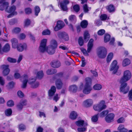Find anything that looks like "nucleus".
<instances>
[{"mask_svg":"<svg viewBox=\"0 0 132 132\" xmlns=\"http://www.w3.org/2000/svg\"><path fill=\"white\" fill-rule=\"evenodd\" d=\"M22 84L21 87L22 88H25L27 86V83H28L31 85V87L35 88L38 87L39 85L38 82H36V78H32L28 80V77L27 75H24L22 78Z\"/></svg>","mask_w":132,"mask_h":132,"instance_id":"obj_1","label":"nucleus"},{"mask_svg":"<svg viewBox=\"0 0 132 132\" xmlns=\"http://www.w3.org/2000/svg\"><path fill=\"white\" fill-rule=\"evenodd\" d=\"M47 40L46 39H44L41 41L40 45L39 47V50L41 52H44L46 50L47 52L49 54H54L56 48H52L48 46L46 47V43Z\"/></svg>","mask_w":132,"mask_h":132,"instance_id":"obj_2","label":"nucleus"},{"mask_svg":"<svg viewBox=\"0 0 132 132\" xmlns=\"http://www.w3.org/2000/svg\"><path fill=\"white\" fill-rule=\"evenodd\" d=\"M86 83L82 90L83 93L85 94H89L92 89L91 86L92 80L89 78H87L85 79Z\"/></svg>","mask_w":132,"mask_h":132,"instance_id":"obj_3","label":"nucleus"},{"mask_svg":"<svg viewBox=\"0 0 132 132\" xmlns=\"http://www.w3.org/2000/svg\"><path fill=\"white\" fill-rule=\"evenodd\" d=\"M93 39H90L89 41L88 45L87 51L84 48H81V51L86 56H88V53H89L90 52L93 46Z\"/></svg>","mask_w":132,"mask_h":132,"instance_id":"obj_4","label":"nucleus"},{"mask_svg":"<svg viewBox=\"0 0 132 132\" xmlns=\"http://www.w3.org/2000/svg\"><path fill=\"white\" fill-rule=\"evenodd\" d=\"M131 73L129 71L126 70L123 73V76L119 80V82L122 83L127 81L131 78Z\"/></svg>","mask_w":132,"mask_h":132,"instance_id":"obj_5","label":"nucleus"},{"mask_svg":"<svg viewBox=\"0 0 132 132\" xmlns=\"http://www.w3.org/2000/svg\"><path fill=\"white\" fill-rule=\"evenodd\" d=\"M107 51L104 47H100L97 49V54L98 57L101 58H105L106 55Z\"/></svg>","mask_w":132,"mask_h":132,"instance_id":"obj_6","label":"nucleus"},{"mask_svg":"<svg viewBox=\"0 0 132 132\" xmlns=\"http://www.w3.org/2000/svg\"><path fill=\"white\" fill-rule=\"evenodd\" d=\"M63 76L62 73L61 72L57 74L55 76V79H57L55 82V84L57 88L58 89L61 88L62 86L63 83L61 80L58 79Z\"/></svg>","mask_w":132,"mask_h":132,"instance_id":"obj_7","label":"nucleus"},{"mask_svg":"<svg viewBox=\"0 0 132 132\" xmlns=\"http://www.w3.org/2000/svg\"><path fill=\"white\" fill-rule=\"evenodd\" d=\"M121 84L120 88V92L123 94L127 93L129 90V87L126 82L120 83Z\"/></svg>","mask_w":132,"mask_h":132,"instance_id":"obj_8","label":"nucleus"},{"mask_svg":"<svg viewBox=\"0 0 132 132\" xmlns=\"http://www.w3.org/2000/svg\"><path fill=\"white\" fill-rule=\"evenodd\" d=\"M5 0H0V10L3 11L5 10L6 11V9L9 7V3Z\"/></svg>","mask_w":132,"mask_h":132,"instance_id":"obj_9","label":"nucleus"},{"mask_svg":"<svg viewBox=\"0 0 132 132\" xmlns=\"http://www.w3.org/2000/svg\"><path fill=\"white\" fill-rule=\"evenodd\" d=\"M69 0H63L60 2V7L63 11H66L68 10L67 5L69 3Z\"/></svg>","mask_w":132,"mask_h":132,"instance_id":"obj_10","label":"nucleus"},{"mask_svg":"<svg viewBox=\"0 0 132 132\" xmlns=\"http://www.w3.org/2000/svg\"><path fill=\"white\" fill-rule=\"evenodd\" d=\"M117 64V61L114 60L111 64L110 70V71H113V74L117 72L118 69V66Z\"/></svg>","mask_w":132,"mask_h":132,"instance_id":"obj_11","label":"nucleus"},{"mask_svg":"<svg viewBox=\"0 0 132 132\" xmlns=\"http://www.w3.org/2000/svg\"><path fill=\"white\" fill-rule=\"evenodd\" d=\"M10 47L8 43L6 44L3 48L2 45L0 43V53H2L3 52H7L10 50Z\"/></svg>","mask_w":132,"mask_h":132,"instance_id":"obj_12","label":"nucleus"},{"mask_svg":"<svg viewBox=\"0 0 132 132\" xmlns=\"http://www.w3.org/2000/svg\"><path fill=\"white\" fill-rule=\"evenodd\" d=\"M17 50L20 52H22L24 50H26L27 48L26 44L24 43L18 44L16 48Z\"/></svg>","mask_w":132,"mask_h":132,"instance_id":"obj_13","label":"nucleus"},{"mask_svg":"<svg viewBox=\"0 0 132 132\" xmlns=\"http://www.w3.org/2000/svg\"><path fill=\"white\" fill-rule=\"evenodd\" d=\"M64 26L63 22L62 21H59L57 22V25L54 28V30L57 31L62 28Z\"/></svg>","mask_w":132,"mask_h":132,"instance_id":"obj_14","label":"nucleus"},{"mask_svg":"<svg viewBox=\"0 0 132 132\" xmlns=\"http://www.w3.org/2000/svg\"><path fill=\"white\" fill-rule=\"evenodd\" d=\"M93 103L92 100L91 99H88L85 100L83 102L84 105L87 107H89L92 106Z\"/></svg>","mask_w":132,"mask_h":132,"instance_id":"obj_15","label":"nucleus"},{"mask_svg":"<svg viewBox=\"0 0 132 132\" xmlns=\"http://www.w3.org/2000/svg\"><path fill=\"white\" fill-rule=\"evenodd\" d=\"M8 65H2V67L3 69V75L4 76H6L8 75L10 71V69L9 68Z\"/></svg>","mask_w":132,"mask_h":132,"instance_id":"obj_16","label":"nucleus"},{"mask_svg":"<svg viewBox=\"0 0 132 132\" xmlns=\"http://www.w3.org/2000/svg\"><path fill=\"white\" fill-rule=\"evenodd\" d=\"M16 7L15 6L13 5L7 8L6 10V12L9 13H13L17 14V12L15 11Z\"/></svg>","mask_w":132,"mask_h":132,"instance_id":"obj_17","label":"nucleus"},{"mask_svg":"<svg viewBox=\"0 0 132 132\" xmlns=\"http://www.w3.org/2000/svg\"><path fill=\"white\" fill-rule=\"evenodd\" d=\"M114 116V115L113 113L109 114L105 117V120L108 123L111 122L113 121Z\"/></svg>","mask_w":132,"mask_h":132,"instance_id":"obj_18","label":"nucleus"},{"mask_svg":"<svg viewBox=\"0 0 132 132\" xmlns=\"http://www.w3.org/2000/svg\"><path fill=\"white\" fill-rule=\"evenodd\" d=\"M76 125L79 127L83 126L86 127L87 125V123L84 122V121L82 120H79L75 122Z\"/></svg>","mask_w":132,"mask_h":132,"instance_id":"obj_19","label":"nucleus"},{"mask_svg":"<svg viewBox=\"0 0 132 132\" xmlns=\"http://www.w3.org/2000/svg\"><path fill=\"white\" fill-rule=\"evenodd\" d=\"M51 64L52 67L55 68L59 67L61 65L60 62L57 60L53 61L51 63Z\"/></svg>","mask_w":132,"mask_h":132,"instance_id":"obj_20","label":"nucleus"},{"mask_svg":"<svg viewBox=\"0 0 132 132\" xmlns=\"http://www.w3.org/2000/svg\"><path fill=\"white\" fill-rule=\"evenodd\" d=\"M56 88L55 86H53L51 87V89L49 90L48 95L50 99H51V97L56 92Z\"/></svg>","mask_w":132,"mask_h":132,"instance_id":"obj_21","label":"nucleus"},{"mask_svg":"<svg viewBox=\"0 0 132 132\" xmlns=\"http://www.w3.org/2000/svg\"><path fill=\"white\" fill-rule=\"evenodd\" d=\"M11 42L12 44V47L14 48H16L18 44V40L16 38H13L11 39Z\"/></svg>","mask_w":132,"mask_h":132,"instance_id":"obj_22","label":"nucleus"},{"mask_svg":"<svg viewBox=\"0 0 132 132\" xmlns=\"http://www.w3.org/2000/svg\"><path fill=\"white\" fill-rule=\"evenodd\" d=\"M48 46L56 48L57 46V43L56 41L54 39L51 40L50 41V45Z\"/></svg>","mask_w":132,"mask_h":132,"instance_id":"obj_23","label":"nucleus"},{"mask_svg":"<svg viewBox=\"0 0 132 132\" xmlns=\"http://www.w3.org/2000/svg\"><path fill=\"white\" fill-rule=\"evenodd\" d=\"M78 116V114L75 111H72L70 113L69 116V118L72 120L76 119Z\"/></svg>","mask_w":132,"mask_h":132,"instance_id":"obj_24","label":"nucleus"},{"mask_svg":"<svg viewBox=\"0 0 132 132\" xmlns=\"http://www.w3.org/2000/svg\"><path fill=\"white\" fill-rule=\"evenodd\" d=\"M98 104L101 111L105 109L106 108V106L105 104V101H101Z\"/></svg>","mask_w":132,"mask_h":132,"instance_id":"obj_25","label":"nucleus"},{"mask_svg":"<svg viewBox=\"0 0 132 132\" xmlns=\"http://www.w3.org/2000/svg\"><path fill=\"white\" fill-rule=\"evenodd\" d=\"M119 132H127L128 130L125 128L124 126L122 124H120L117 128Z\"/></svg>","mask_w":132,"mask_h":132,"instance_id":"obj_26","label":"nucleus"},{"mask_svg":"<svg viewBox=\"0 0 132 132\" xmlns=\"http://www.w3.org/2000/svg\"><path fill=\"white\" fill-rule=\"evenodd\" d=\"M69 90L70 92L75 93L76 92L77 87L75 85H73L70 86L69 87Z\"/></svg>","mask_w":132,"mask_h":132,"instance_id":"obj_27","label":"nucleus"},{"mask_svg":"<svg viewBox=\"0 0 132 132\" xmlns=\"http://www.w3.org/2000/svg\"><path fill=\"white\" fill-rule=\"evenodd\" d=\"M113 56V54L112 53H110L108 54L106 59V61L108 63L110 62L112 59Z\"/></svg>","mask_w":132,"mask_h":132,"instance_id":"obj_28","label":"nucleus"},{"mask_svg":"<svg viewBox=\"0 0 132 132\" xmlns=\"http://www.w3.org/2000/svg\"><path fill=\"white\" fill-rule=\"evenodd\" d=\"M106 8L110 12H113L115 11L114 7V6L112 4H110L107 6Z\"/></svg>","mask_w":132,"mask_h":132,"instance_id":"obj_29","label":"nucleus"},{"mask_svg":"<svg viewBox=\"0 0 132 132\" xmlns=\"http://www.w3.org/2000/svg\"><path fill=\"white\" fill-rule=\"evenodd\" d=\"M84 40L87 42L89 39L90 36L87 31H85L84 32Z\"/></svg>","mask_w":132,"mask_h":132,"instance_id":"obj_30","label":"nucleus"},{"mask_svg":"<svg viewBox=\"0 0 132 132\" xmlns=\"http://www.w3.org/2000/svg\"><path fill=\"white\" fill-rule=\"evenodd\" d=\"M130 63V61L127 58L124 59L122 62V64L123 67H125L129 64Z\"/></svg>","mask_w":132,"mask_h":132,"instance_id":"obj_31","label":"nucleus"},{"mask_svg":"<svg viewBox=\"0 0 132 132\" xmlns=\"http://www.w3.org/2000/svg\"><path fill=\"white\" fill-rule=\"evenodd\" d=\"M36 73V76L35 78H37L38 79H41L43 76L44 74L42 71H39Z\"/></svg>","mask_w":132,"mask_h":132,"instance_id":"obj_32","label":"nucleus"},{"mask_svg":"<svg viewBox=\"0 0 132 132\" xmlns=\"http://www.w3.org/2000/svg\"><path fill=\"white\" fill-rule=\"evenodd\" d=\"M57 72L56 70L54 69H50L48 70L46 72V73L48 75L52 74Z\"/></svg>","mask_w":132,"mask_h":132,"instance_id":"obj_33","label":"nucleus"},{"mask_svg":"<svg viewBox=\"0 0 132 132\" xmlns=\"http://www.w3.org/2000/svg\"><path fill=\"white\" fill-rule=\"evenodd\" d=\"M21 30V29L19 28L15 27L12 30V32L13 34H17L19 33Z\"/></svg>","mask_w":132,"mask_h":132,"instance_id":"obj_34","label":"nucleus"},{"mask_svg":"<svg viewBox=\"0 0 132 132\" xmlns=\"http://www.w3.org/2000/svg\"><path fill=\"white\" fill-rule=\"evenodd\" d=\"M69 20L70 21L74 22L76 20V16L74 15H72L69 16Z\"/></svg>","mask_w":132,"mask_h":132,"instance_id":"obj_35","label":"nucleus"},{"mask_svg":"<svg viewBox=\"0 0 132 132\" xmlns=\"http://www.w3.org/2000/svg\"><path fill=\"white\" fill-rule=\"evenodd\" d=\"M109 113L108 110H105L103 111L99 114V116L101 117H103L107 115Z\"/></svg>","mask_w":132,"mask_h":132,"instance_id":"obj_36","label":"nucleus"},{"mask_svg":"<svg viewBox=\"0 0 132 132\" xmlns=\"http://www.w3.org/2000/svg\"><path fill=\"white\" fill-rule=\"evenodd\" d=\"M88 23L86 20H83L81 23V26L83 28H86L88 25Z\"/></svg>","mask_w":132,"mask_h":132,"instance_id":"obj_37","label":"nucleus"},{"mask_svg":"<svg viewBox=\"0 0 132 132\" xmlns=\"http://www.w3.org/2000/svg\"><path fill=\"white\" fill-rule=\"evenodd\" d=\"M110 36L108 34H105L104 36V42L107 43L110 40Z\"/></svg>","mask_w":132,"mask_h":132,"instance_id":"obj_38","label":"nucleus"},{"mask_svg":"<svg viewBox=\"0 0 132 132\" xmlns=\"http://www.w3.org/2000/svg\"><path fill=\"white\" fill-rule=\"evenodd\" d=\"M40 9L38 6H36L34 8V12L35 15L37 16L39 13L40 12Z\"/></svg>","mask_w":132,"mask_h":132,"instance_id":"obj_39","label":"nucleus"},{"mask_svg":"<svg viewBox=\"0 0 132 132\" xmlns=\"http://www.w3.org/2000/svg\"><path fill=\"white\" fill-rule=\"evenodd\" d=\"M12 111L11 109H8L5 111V114L7 116H9L11 115Z\"/></svg>","mask_w":132,"mask_h":132,"instance_id":"obj_40","label":"nucleus"},{"mask_svg":"<svg viewBox=\"0 0 132 132\" xmlns=\"http://www.w3.org/2000/svg\"><path fill=\"white\" fill-rule=\"evenodd\" d=\"M98 114H97L93 116L91 118V120L93 122H96L98 120Z\"/></svg>","mask_w":132,"mask_h":132,"instance_id":"obj_41","label":"nucleus"},{"mask_svg":"<svg viewBox=\"0 0 132 132\" xmlns=\"http://www.w3.org/2000/svg\"><path fill=\"white\" fill-rule=\"evenodd\" d=\"M93 88L95 90H100L102 88V86L100 84H96L93 86Z\"/></svg>","mask_w":132,"mask_h":132,"instance_id":"obj_42","label":"nucleus"},{"mask_svg":"<svg viewBox=\"0 0 132 132\" xmlns=\"http://www.w3.org/2000/svg\"><path fill=\"white\" fill-rule=\"evenodd\" d=\"M93 109L96 111H97L99 112L101 111L98 104L93 106Z\"/></svg>","mask_w":132,"mask_h":132,"instance_id":"obj_43","label":"nucleus"},{"mask_svg":"<svg viewBox=\"0 0 132 132\" xmlns=\"http://www.w3.org/2000/svg\"><path fill=\"white\" fill-rule=\"evenodd\" d=\"M7 106L9 107H12L14 105V102L12 100H10L8 101L7 103Z\"/></svg>","mask_w":132,"mask_h":132,"instance_id":"obj_44","label":"nucleus"},{"mask_svg":"<svg viewBox=\"0 0 132 132\" xmlns=\"http://www.w3.org/2000/svg\"><path fill=\"white\" fill-rule=\"evenodd\" d=\"M87 128L86 127H79L77 129V130L78 132H84L87 130Z\"/></svg>","mask_w":132,"mask_h":132,"instance_id":"obj_45","label":"nucleus"},{"mask_svg":"<svg viewBox=\"0 0 132 132\" xmlns=\"http://www.w3.org/2000/svg\"><path fill=\"white\" fill-rule=\"evenodd\" d=\"M100 18L103 21L109 19V17H108L107 15L105 14L101 15Z\"/></svg>","mask_w":132,"mask_h":132,"instance_id":"obj_46","label":"nucleus"},{"mask_svg":"<svg viewBox=\"0 0 132 132\" xmlns=\"http://www.w3.org/2000/svg\"><path fill=\"white\" fill-rule=\"evenodd\" d=\"M65 34L64 32H58L57 35L58 37L61 39L63 38V35H65Z\"/></svg>","mask_w":132,"mask_h":132,"instance_id":"obj_47","label":"nucleus"},{"mask_svg":"<svg viewBox=\"0 0 132 132\" xmlns=\"http://www.w3.org/2000/svg\"><path fill=\"white\" fill-rule=\"evenodd\" d=\"M14 78L16 79H19L20 77V75L19 73L18 72V71H15L14 75Z\"/></svg>","mask_w":132,"mask_h":132,"instance_id":"obj_48","label":"nucleus"},{"mask_svg":"<svg viewBox=\"0 0 132 132\" xmlns=\"http://www.w3.org/2000/svg\"><path fill=\"white\" fill-rule=\"evenodd\" d=\"M7 61L11 63H15L16 62V60L14 58L9 57L7 58Z\"/></svg>","mask_w":132,"mask_h":132,"instance_id":"obj_49","label":"nucleus"},{"mask_svg":"<svg viewBox=\"0 0 132 132\" xmlns=\"http://www.w3.org/2000/svg\"><path fill=\"white\" fill-rule=\"evenodd\" d=\"M26 37V35L24 33L20 34L18 37V38L20 39H23Z\"/></svg>","mask_w":132,"mask_h":132,"instance_id":"obj_50","label":"nucleus"},{"mask_svg":"<svg viewBox=\"0 0 132 132\" xmlns=\"http://www.w3.org/2000/svg\"><path fill=\"white\" fill-rule=\"evenodd\" d=\"M50 31L48 30H44L42 33V35H50Z\"/></svg>","mask_w":132,"mask_h":132,"instance_id":"obj_51","label":"nucleus"},{"mask_svg":"<svg viewBox=\"0 0 132 132\" xmlns=\"http://www.w3.org/2000/svg\"><path fill=\"white\" fill-rule=\"evenodd\" d=\"M105 31L104 30L101 29L99 30L97 32V34L99 35H102L105 33Z\"/></svg>","mask_w":132,"mask_h":132,"instance_id":"obj_52","label":"nucleus"},{"mask_svg":"<svg viewBox=\"0 0 132 132\" xmlns=\"http://www.w3.org/2000/svg\"><path fill=\"white\" fill-rule=\"evenodd\" d=\"M78 43L80 46H82L83 45L84 42L82 37H79L78 39Z\"/></svg>","mask_w":132,"mask_h":132,"instance_id":"obj_53","label":"nucleus"},{"mask_svg":"<svg viewBox=\"0 0 132 132\" xmlns=\"http://www.w3.org/2000/svg\"><path fill=\"white\" fill-rule=\"evenodd\" d=\"M73 8L74 10L77 12H78L80 9L79 6L77 5H74L73 6Z\"/></svg>","mask_w":132,"mask_h":132,"instance_id":"obj_54","label":"nucleus"},{"mask_svg":"<svg viewBox=\"0 0 132 132\" xmlns=\"http://www.w3.org/2000/svg\"><path fill=\"white\" fill-rule=\"evenodd\" d=\"M65 35H63V38L61 39H63L65 41H68L69 39V37L67 34L65 32Z\"/></svg>","mask_w":132,"mask_h":132,"instance_id":"obj_55","label":"nucleus"},{"mask_svg":"<svg viewBox=\"0 0 132 132\" xmlns=\"http://www.w3.org/2000/svg\"><path fill=\"white\" fill-rule=\"evenodd\" d=\"M65 35H63V38L61 39H63L65 41H68L69 39V37L67 34L65 32Z\"/></svg>","mask_w":132,"mask_h":132,"instance_id":"obj_56","label":"nucleus"},{"mask_svg":"<svg viewBox=\"0 0 132 132\" xmlns=\"http://www.w3.org/2000/svg\"><path fill=\"white\" fill-rule=\"evenodd\" d=\"M19 128L20 130L22 131H23L26 129L25 126L23 124H21L20 125Z\"/></svg>","mask_w":132,"mask_h":132,"instance_id":"obj_57","label":"nucleus"},{"mask_svg":"<svg viewBox=\"0 0 132 132\" xmlns=\"http://www.w3.org/2000/svg\"><path fill=\"white\" fill-rule=\"evenodd\" d=\"M5 83V80L2 77H0V85L3 86L4 85Z\"/></svg>","mask_w":132,"mask_h":132,"instance_id":"obj_58","label":"nucleus"},{"mask_svg":"<svg viewBox=\"0 0 132 132\" xmlns=\"http://www.w3.org/2000/svg\"><path fill=\"white\" fill-rule=\"evenodd\" d=\"M25 13L26 14H29L31 13V10L30 8H27L25 10Z\"/></svg>","mask_w":132,"mask_h":132,"instance_id":"obj_59","label":"nucleus"},{"mask_svg":"<svg viewBox=\"0 0 132 132\" xmlns=\"http://www.w3.org/2000/svg\"><path fill=\"white\" fill-rule=\"evenodd\" d=\"M83 7L84 12L85 13L88 12L89 10L87 5L86 4H85L83 5Z\"/></svg>","mask_w":132,"mask_h":132,"instance_id":"obj_60","label":"nucleus"},{"mask_svg":"<svg viewBox=\"0 0 132 132\" xmlns=\"http://www.w3.org/2000/svg\"><path fill=\"white\" fill-rule=\"evenodd\" d=\"M128 97L129 100L132 101V89L129 92Z\"/></svg>","mask_w":132,"mask_h":132,"instance_id":"obj_61","label":"nucleus"},{"mask_svg":"<svg viewBox=\"0 0 132 132\" xmlns=\"http://www.w3.org/2000/svg\"><path fill=\"white\" fill-rule=\"evenodd\" d=\"M14 84H15L13 82H11L9 83L7 86L9 88H12L13 87Z\"/></svg>","mask_w":132,"mask_h":132,"instance_id":"obj_62","label":"nucleus"},{"mask_svg":"<svg viewBox=\"0 0 132 132\" xmlns=\"http://www.w3.org/2000/svg\"><path fill=\"white\" fill-rule=\"evenodd\" d=\"M60 48L62 49L63 50H68L67 47L63 45H61L59 46Z\"/></svg>","mask_w":132,"mask_h":132,"instance_id":"obj_63","label":"nucleus"},{"mask_svg":"<svg viewBox=\"0 0 132 132\" xmlns=\"http://www.w3.org/2000/svg\"><path fill=\"white\" fill-rule=\"evenodd\" d=\"M95 23L98 26H99L102 24V21L100 20H97L95 21Z\"/></svg>","mask_w":132,"mask_h":132,"instance_id":"obj_64","label":"nucleus"}]
</instances>
